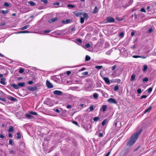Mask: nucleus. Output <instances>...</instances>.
Masks as SVG:
<instances>
[{"mask_svg":"<svg viewBox=\"0 0 156 156\" xmlns=\"http://www.w3.org/2000/svg\"><path fill=\"white\" fill-rule=\"evenodd\" d=\"M140 11L141 12H146V11L145 9L144 8H142L140 9Z\"/></svg>","mask_w":156,"mask_h":156,"instance_id":"49","label":"nucleus"},{"mask_svg":"<svg viewBox=\"0 0 156 156\" xmlns=\"http://www.w3.org/2000/svg\"><path fill=\"white\" fill-rule=\"evenodd\" d=\"M135 75L134 74H133L131 75L130 80L131 81H133L135 79Z\"/></svg>","mask_w":156,"mask_h":156,"instance_id":"20","label":"nucleus"},{"mask_svg":"<svg viewBox=\"0 0 156 156\" xmlns=\"http://www.w3.org/2000/svg\"><path fill=\"white\" fill-rule=\"evenodd\" d=\"M53 94L56 95H62V92L60 91L55 90L53 91Z\"/></svg>","mask_w":156,"mask_h":156,"instance_id":"4","label":"nucleus"},{"mask_svg":"<svg viewBox=\"0 0 156 156\" xmlns=\"http://www.w3.org/2000/svg\"><path fill=\"white\" fill-rule=\"evenodd\" d=\"M30 32L29 31H28L27 30H24V31H20V32H16V33L17 34H21V33H30Z\"/></svg>","mask_w":156,"mask_h":156,"instance_id":"12","label":"nucleus"},{"mask_svg":"<svg viewBox=\"0 0 156 156\" xmlns=\"http://www.w3.org/2000/svg\"><path fill=\"white\" fill-rule=\"evenodd\" d=\"M152 107L151 106L150 107L146 109L145 111V113H147V112L150 111Z\"/></svg>","mask_w":156,"mask_h":156,"instance_id":"25","label":"nucleus"},{"mask_svg":"<svg viewBox=\"0 0 156 156\" xmlns=\"http://www.w3.org/2000/svg\"><path fill=\"white\" fill-rule=\"evenodd\" d=\"M88 74V72H84L82 73V75H87Z\"/></svg>","mask_w":156,"mask_h":156,"instance_id":"50","label":"nucleus"},{"mask_svg":"<svg viewBox=\"0 0 156 156\" xmlns=\"http://www.w3.org/2000/svg\"><path fill=\"white\" fill-rule=\"evenodd\" d=\"M103 79L106 84H109L110 83V80L108 78L105 77L103 78Z\"/></svg>","mask_w":156,"mask_h":156,"instance_id":"8","label":"nucleus"},{"mask_svg":"<svg viewBox=\"0 0 156 156\" xmlns=\"http://www.w3.org/2000/svg\"><path fill=\"white\" fill-rule=\"evenodd\" d=\"M9 143L10 145H13V142L12 140V139H10L9 140Z\"/></svg>","mask_w":156,"mask_h":156,"instance_id":"43","label":"nucleus"},{"mask_svg":"<svg viewBox=\"0 0 156 156\" xmlns=\"http://www.w3.org/2000/svg\"><path fill=\"white\" fill-rule=\"evenodd\" d=\"M28 3L31 6H35L36 5V4L32 1L29 2Z\"/></svg>","mask_w":156,"mask_h":156,"instance_id":"18","label":"nucleus"},{"mask_svg":"<svg viewBox=\"0 0 156 156\" xmlns=\"http://www.w3.org/2000/svg\"><path fill=\"white\" fill-rule=\"evenodd\" d=\"M119 89V87L118 85L116 86L114 88V90L115 91H116Z\"/></svg>","mask_w":156,"mask_h":156,"instance_id":"37","label":"nucleus"},{"mask_svg":"<svg viewBox=\"0 0 156 156\" xmlns=\"http://www.w3.org/2000/svg\"><path fill=\"white\" fill-rule=\"evenodd\" d=\"M51 31V30H45L44 31V33H49Z\"/></svg>","mask_w":156,"mask_h":156,"instance_id":"53","label":"nucleus"},{"mask_svg":"<svg viewBox=\"0 0 156 156\" xmlns=\"http://www.w3.org/2000/svg\"><path fill=\"white\" fill-rule=\"evenodd\" d=\"M0 100L2 101H3L5 102L6 101V99L4 98H0Z\"/></svg>","mask_w":156,"mask_h":156,"instance_id":"44","label":"nucleus"},{"mask_svg":"<svg viewBox=\"0 0 156 156\" xmlns=\"http://www.w3.org/2000/svg\"><path fill=\"white\" fill-rule=\"evenodd\" d=\"M13 129L12 126H10L8 129V131L9 132H12L13 131Z\"/></svg>","mask_w":156,"mask_h":156,"instance_id":"22","label":"nucleus"},{"mask_svg":"<svg viewBox=\"0 0 156 156\" xmlns=\"http://www.w3.org/2000/svg\"><path fill=\"white\" fill-rule=\"evenodd\" d=\"M17 138L18 139H20L21 138V135L20 133L19 132H18L17 133Z\"/></svg>","mask_w":156,"mask_h":156,"instance_id":"33","label":"nucleus"},{"mask_svg":"<svg viewBox=\"0 0 156 156\" xmlns=\"http://www.w3.org/2000/svg\"><path fill=\"white\" fill-rule=\"evenodd\" d=\"M11 86L14 87L16 89H18L19 88V87L18 85H17L15 84H11Z\"/></svg>","mask_w":156,"mask_h":156,"instance_id":"11","label":"nucleus"},{"mask_svg":"<svg viewBox=\"0 0 156 156\" xmlns=\"http://www.w3.org/2000/svg\"><path fill=\"white\" fill-rule=\"evenodd\" d=\"M0 138L4 139L5 138V136L2 134H0Z\"/></svg>","mask_w":156,"mask_h":156,"instance_id":"61","label":"nucleus"},{"mask_svg":"<svg viewBox=\"0 0 156 156\" xmlns=\"http://www.w3.org/2000/svg\"><path fill=\"white\" fill-rule=\"evenodd\" d=\"M18 84V86L19 87L20 86V87H22L25 86V83L24 82L20 83H19Z\"/></svg>","mask_w":156,"mask_h":156,"instance_id":"15","label":"nucleus"},{"mask_svg":"<svg viewBox=\"0 0 156 156\" xmlns=\"http://www.w3.org/2000/svg\"><path fill=\"white\" fill-rule=\"evenodd\" d=\"M90 57L88 55H86L85 58V60L86 61H88L90 60Z\"/></svg>","mask_w":156,"mask_h":156,"instance_id":"26","label":"nucleus"},{"mask_svg":"<svg viewBox=\"0 0 156 156\" xmlns=\"http://www.w3.org/2000/svg\"><path fill=\"white\" fill-rule=\"evenodd\" d=\"M73 14L76 16L78 17L83 14L82 13L79 12L77 11H74L73 12Z\"/></svg>","mask_w":156,"mask_h":156,"instance_id":"7","label":"nucleus"},{"mask_svg":"<svg viewBox=\"0 0 156 156\" xmlns=\"http://www.w3.org/2000/svg\"><path fill=\"white\" fill-rule=\"evenodd\" d=\"M4 5L6 7H8L9 6V4L7 2H5L4 3Z\"/></svg>","mask_w":156,"mask_h":156,"instance_id":"40","label":"nucleus"},{"mask_svg":"<svg viewBox=\"0 0 156 156\" xmlns=\"http://www.w3.org/2000/svg\"><path fill=\"white\" fill-rule=\"evenodd\" d=\"M84 19L82 17H80V22L82 24L84 22Z\"/></svg>","mask_w":156,"mask_h":156,"instance_id":"27","label":"nucleus"},{"mask_svg":"<svg viewBox=\"0 0 156 156\" xmlns=\"http://www.w3.org/2000/svg\"><path fill=\"white\" fill-rule=\"evenodd\" d=\"M76 41L80 43H81L82 42V40L80 38L76 39Z\"/></svg>","mask_w":156,"mask_h":156,"instance_id":"42","label":"nucleus"},{"mask_svg":"<svg viewBox=\"0 0 156 156\" xmlns=\"http://www.w3.org/2000/svg\"><path fill=\"white\" fill-rule=\"evenodd\" d=\"M28 89L31 91H34L37 90V88L36 86H34V87H29L27 88Z\"/></svg>","mask_w":156,"mask_h":156,"instance_id":"6","label":"nucleus"},{"mask_svg":"<svg viewBox=\"0 0 156 156\" xmlns=\"http://www.w3.org/2000/svg\"><path fill=\"white\" fill-rule=\"evenodd\" d=\"M147 97V96L146 95H142L141 97V99H143L144 98H146Z\"/></svg>","mask_w":156,"mask_h":156,"instance_id":"51","label":"nucleus"},{"mask_svg":"<svg viewBox=\"0 0 156 156\" xmlns=\"http://www.w3.org/2000/svg\"><path fill=\"white\" fill-rule=\"evenodd\" d=\"M26 116L28 118H30V119H31V118H32L33 116H32L30 114H26Z\"/></svg>","mask_w":156,"mask_h":156,"instance_id":"28","label":"nucleus"},{"mask_svg":"<svg viewBox=\"0 0 156 156\" xmlns=\"http://www.w3.org/2000/svg\"><path fill=\"white\" fill-rule=\"evenodd\" d=\"M1 12L3 14H5L8 12V11L7 10H6L5 11H4V10H2L1 11Z\"/></svg>","mask_w":156,"mask_h":156,"instance_id":"47","label":"nucleus"},{"mask_svg":"<svg viewBox=\"0 0 156 156\" xmlns=\"http://www.w3.org/2000/svg\"><path fill=\"white\" fill-rule=\"evenodd\" d=\"M133 57L135 58H140V56L138 55H133Z\"/></svg>","mask_w":156,"mask_h":156,"instance_id":"57","label":"nucleus"},{"mask_svg":"<svg viewBox=\"0 0 156 156\" xmlns=\"http://www.w3.org/2000/svg\"><path fill=\"white\" fill-rule=\"evenodd\" d=\"M9 99L12 101H17V99L13 97H9Z\"/></svg>","mask_w":156,"mask_h":156,"instance_id":"14","label":"nucleus"},{"mask_svg":"<svg viewBox=\"0 0 156 156\" xmlns=\"http://www.w3.org/2000/svg\"><path fill=\"white\" fill-rule=\"evenodd\" d=\"M107 121V119H104L102 122V123H101V124H102V125L103 126H104L105 124L106 123V122Z\"/></svg>","mask_w":156,"mask_h":156,"instance_id":"29","label":"nucleus"},{"mask_svg":"<svg viewBox=\"0 0 156 156\" xmlns=\"http://www.w3.org/2000/svg\"><path fill=\"white\" fill-rule=\"evenodd\" d=\"M135 33V32L134 31H132L131 32V36H134Z\"/></svg>","mask_w":156,"mask_h":156,"instance_id":"64","label":"nucleus"},{"mask_svg":"<svg viewBox=\"0 0 156 156\" xmlns=\"http://www.w3.org/2000/svg\"><path fill=\"white\" fill-rule=\"evenodd\" d=\"M83 18L85 20H87L88 17V16L87 14L86 13H84L83 14Z\"/></svg>","mask_w":156,"mask_h":156,"instance_id":"13","label":"nucleus"},{"mask_svg":"<svg viewBox=\"0 0 156 156\" xmlns=\"http://www.w3.org/2000/svg\"><path fill=\"white\" fill-rule=\"evenodd\" d=\"M24 71V69L23 68H20L19 71V72L20 73H23Z\"/></svg>","mask_w":156,"mask_h":156,"instance_id":"32","label":"nucleus"},{"mask_svg":"<svg viewBox=\"0 0 156 156\" xmlns=\"http://www.w3.org/2000/svg\"><path fill=\"white\" fill-rule=\"evenodd\" d=\"M103 136V135L102 133H100L99 134V136L101 137H102Z\"/></svg>","mask_w":156,"mask_h":156,"instance_id":"54","label":"nucleus"},{"mask_svg":"<svg viewBox=\"0 0 156 156\" xmlns=\"http://www.w3.org/2000/svg\"><path fill=\"white\" fill-rule=\"evenodd\" d=\"M116 67V66L115 65H114L113 67H112V70H113L115 69Z\"/></svg>","mask_w":156,"mask_h":156,"instance_id":"62","label":"nucleus"},{"mask_svg":"<svg viewBox=\"0 0 156 156\" xmlns=\"http://www.w3.org/2000/svg\"><path fill=\"white\" fill-rule=\"evenodd\" d=\"M102 67V66H95V68L96 69H101Z\"/></svg>","mask_w":156,"mask_h":156,"instance_id":"36","label":"nucleus"},{"mask_svg":"<svg viewBox=\"0 0 156 156\" xmlns=\"http://www.w3.org/2000/svg\"><path fill=\"white\" fill-rule=\"evenodd\" d=\"M57 20V17H55V18H52L50 20L48 21V22L50 23H51L53 22H55Z\"/></svg>","mask_w":156,"mask_h":156,"instance_id":"10","label":"nucleus"},{"mask_svg":"<svg viewBox=\"0 0 156 156\" xmlns=\"http://www.w3.org/2000/svg\"><path fill=\"white\" fill-rule=\"evenodd\" d=\"M98 12V9L97 7V6H95L94 8V9L93 11V13H97Z\"/></svg>","mask_w":156,"mask_h":156,"instance_id":"21","label":"nucleus"},{"mask_svg":"<svg viewBox=\"0 0 156 156\" xmlns=\"http://www.w3.org/2000/svg\"><path fill=\"white\" fill-rule=\"evenodd\" d=\"M142 129H140L139 131L133 134L130 137L129 140L127 143V145L128 146L132 145L136 140L139 136L141 133Z\"/></svg>","mask_w":156,"mask_h":156,"instance_id":"1","label":"nucleus"},{"mask_svg":"<svg viewBox=\"0 0 156 156\" xmlns=\"http://www.w3.org/2000/svg\"><path fill=\"white\" fill-rule=\"evenodd\" d=\"M73 123L74 124L78 126V124L77 122L76 121H73Z\"/></svg>","mask_w":156,"mask_h":156,"instance_id":"60","label":"nucleus"},{"mask_svg":"<svg viewBox=\"0 0 156 156\" xmlns=\"http://www.w3.org/2000/svg\"><path fill=\"white\" fill-rule=\"evenodd\" d=\"M54 111H55L56 112L58 113H59L60 112V111L59 109H56L55 110H54Z\"/></svg>","mask_w":156,"mask_h":156,"instance_id":"63","label":"nucleus"},{"mask_svg":"<svg viewBox=\"0 0 156 156\" xmlns=\"http://www.w3.org/2000/svg\"><path fill=\"white\" fill-rule=\"evenodd\" d=\"M94 98L97 99L98 97V94L96 93H94L93 95Z\"/></svg>","mask_w":156,"mask_h":156,"instance_id":"19","label":"nucleus"},{"mask_svg":"<svg viewBox=\"0 0 156 156\" xmlns=\"http://www.w3.org/2000/svg\"><path fill=\"white\" fill-rule=\"evenodd\" d=\"M5 78H2L1 79V80L0 81V83L2 84L3 85H5L6 84V83L5 82Z\"/></svg>","mask_w":156,"mask_h":156,"instance_id":"9","label":"nucleus"},{"mask_svg":"<svg viewBox=\"0 0 156 156\" xmlns=\"http://www.w3.org/2000/svg\"><path fill=\"white\" fill-rule=\"evenodd\" d=\"M41 1L45 4L48 3V1L47 0H41Z\"/></svg>","mask_w":156,"mask_h":156,"instance_id":"52","label":"nucleus"},{"mask_svg":"<svg viewBox=\"0 0 156 156\" xmlns=\"http://www.w3.org/2000/svg\"><path fill=\"white\" fill-rule=\"evenodd\" d=\"M107 108V106L106 105H103L101 108V109L102 110L103 112H105Z\"/></svg>","mask_w":156,"mask_h":156,"instance_id":"16","label":"nucleus"},{"mask_svg":"<svg viewBox=\"0 0 156 156\" xmlns=\"http://www.w3.org/2000/svg\"><path fill=\"white\" fill-rule=\"evenodd\" d=\"M30 113L31 114L34 115H37L38 114L37 112H33V111H30Z\"/></svg>","mask_w":156,"mask_h":156,"instance_id":"31","label":"nucleus"},{"mask_svg":"<svg viewBox=\"0 0 156 156\" xmlns=\"http://www.w3.org/2000/svg\"><path fill=\"white\" fill-rule=\"evenodd\" d=\"M66 108L68 109L71 108V106L70 105H67L66 106Z\"/></svg>","mask_w":156,"mask_h":156,"instance_id":"59","label":"nucleus"},{"mask_svg":"<svg viewBox=\"0 0 156 156\" xmlns=\"http://www.w3.org/2000/svg\"><path fill=\"white\" fill-rule=\"evenodd\" d=\"M99 119V118L98 117H96L94 118V120L95 121H97Z\"/></svg>","mask_w":156,"mask_h":156,"instance_id":"41","label":"nucleus"},{"mask_svg":"<svg viewBox=\"0 0 156 156\" xmlns=\"http://www.w3.org/2000/svg\"><path fill=\"white\" fill-rule=\"evenodd\" d=\"M85 46L86 48H88L90 46V45L89 43H87L85 44Z\"/></svg>","mask_w":156,"mask_h":156,"instance_id":"45","label":"nucleus"},{"mask_svg":"<svg viewBox=\"0 0 156 156\" xmlns=\"http://www.w3.org/2000/svg\"><path fill=\"white\" fill-rule=\"evenodd\" d=\"M107 101L109 103H110L116 104L117 103L115 100L113 98H110L108 99Z\"/></svg>","mask_w":156,"mask_h":156,"instance_id":"2","label":"nucleus"},{"mask_svg":"<svg viewBox=\"0 0 156 156\" xmlns=\"http://www.w3.org/2000/svg\"><path fill=\"white\" fill-rule=\"evenodd\" d=\"M124 35V34L123 32L119 34V36L122 38L123 37Z\"/></svg>","mask_w":156,"mask_h":156,"instance_id":"48","label":"nucleus"},{"mask_svg":"<svg viewBox=\"0 0 156 156\" xmlns=\"http://www.w3.org/2000/svg\"><path fill=\"white\" fill-rule=\"evenodd\" d=\"M111 51L112 50H110L106 52V55H109L110 54Z\"/></svg>","mask_w":156,"mask_h":156,"instance_id":"46","label":"nucleus"},{"mask_svg":"<svg viewBox=\"0 0 156 156\" xmlns=\"http://www.w3.org/2000/svg\"><path fill=\"white\" fill-rule=\"evenodd\" d=\"M147 66L146 65H144L143 67V71H145L147 70Z\"/></svg>","mask_w":156,"mask_h":156,"instance_id":"30","label":"nucleus"},{"mask_svg":"<svg viewBox=\"0 0 156 156\" xmlns=\"http://www.w3.org/2000/svg\"><path fill=\"white\" fill-rule=\"evenodd\" d=\"M28 84H29L30 85H31V84H32L33 83V82L32 81H30L28 82Z\"/></svg>","mask_w":156,"mask_h":156,"instance_id":"58","label":"nucleus"},{"mask_svg":"<svg viewBox=\"0 0 156 156\" xmlns=\"http://www.w3.org/2000/svg\"><path fill=\"white\" fill-rule=\"evenodd\" d=\"M148 80V79L147 77H145L143 79V82H147Z\"/></svg>","mask_w":156,"mask_h":156,"instance_id":"34","label":"nucleus"},{"mask_svg":"<svg viewBox=\"0 0 156 156\" xmlns=\"http://www.w3.org/2000/svg\"><path fill=\"white\" fill-rule=\"evenodd\" d=\"M152 31V29L151 28L149 29L148 31V33H151Z\"/></svg>","mask_w":156,"mask_h":156,"instance_id":"56","label":"nucleus"},{"mask_svg":"<svg viewBox=\"0 0 156 156\" xmlns=\"http://www.w3.org/2000/svg\"><path fill=\"white\" fill-rule=\"evenodd\" d=\"M108 23H113L115 21V19L112 17H108L106 19Z\"/></svg>","mask_w":156,"mask_h":156,"instance_id":"5","label":"nucleus"},{"mask_svg":"<svg viewBox=\"0 0 156 156\" xmlns=\"http://www.w3.org/2000/svg\"><path fill=\"white\" fill-rule=\"evenodd\" d=\"M67 6L68 8H73L75 7V5L71 4H68L67 5Z\"/></svg>","mask_w":156,"mask_h":156,"instance_id":"24","label":"nucleus"},{"mask_svg":"<svg viewBox=\"0 0 156 156\" xmlns=\"http://www.w3.org/2000/svg\"><path fill=\"white\" fill-rule=\"evenodd\" d=\"M46 85L49 88L53 87V85L48 80H47L46 81Z\"/></svg>","mask_w":156,"mask_h":156,"instance_id":"3","label":"nucleus"},{"mask_svg":"<svg viewBox=\"0 0 156 156\" xmlns=\"http://www.w3.org/2000/svg\"><path fill=\"white\" fill-rule=\"evenodd\" d=\"M89 109L90 111H93L94 109V106L93 105H91L89 107Z\"/></svg>","mask_w":156,"mask_h":156,"instance_id":"35","label":"nucleus"},{"mask_svg":"<svg viewBox=\"0 0 156 156\" xmlns=\"http://www.w3.org/2000/svg\"><path fill=\"white\" fill-rule=\"evenodd\" d=\"M153 88L152 87H150L147 90V91L149 93L151 92Z\"/></svg>","mask_w":156,"mask_h":156,"instance_id":"38","label":"nucleus"},{"mask_svg":"<svg viewBox=\"0 0 156 156\" xmlns=\"http://www.w3.org/2000/svg\"><path fill=\"white\" fill-rule=\"evenodd\" d=\"M70 21V20L69 19H67L65 20H63L62 22L63 23L66 24L69 23Z\"/></svg>","mask_w":156,"mask_h":156,"instance_id":"23","label":"nucleus"},{"mask_svg":"<svg viewBox=\"0 0 156 156\" xmlns=\"http://www.w3.org/2000/svg\"><path fill=\"white\" fill-rule=\"evenodd\" d=\"M142 90H141V89L140 88L138 89L137 90V92L138 94H140L142 92Z\"/></svg>","mask_w":156,"mask_h":156,"instance_id":"39","label":"nucleus"},{"mask_svg":"<svg viewBox=\"0 0 156 156\" xmlns=\"http://www.w3.org/2000/svg\"><path fill=\"white\" fill-rule=\"evenodd\" d=\"M30 27V26L29 25H27L26 26H25L23 27H22L21 28V30H24L25 29H26L28 28H29Z\"/></svg>","mask_w":156,"mask_h":156,"instance_id":"17","label":"nucleus"},{"mask_svg":"<svg viewBox=\"0 0 156 156\" xmlns=\"http://www.w3.org/2000/svg\"><path fill=\"white\" fill-rule=\"evenodd\" d=\"M53 4L54 5H60V3L59 2H55V3H54Z\"/></svg>","mask_w":156,"mask_h":156,"instance_id":"55","label":"nucleus"}]
</instances>
